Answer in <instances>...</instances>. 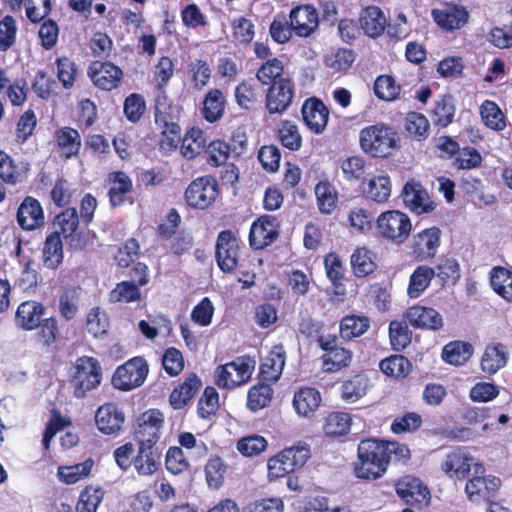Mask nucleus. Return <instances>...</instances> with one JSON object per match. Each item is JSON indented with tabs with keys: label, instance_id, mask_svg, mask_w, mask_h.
Masks as SVG:
<instances>
[{
	"label": "nucleus",
	"instance_id": "f257e3e1",
	"mask_svg": "<svg viewBox=\"0 0 512 512\" xmlns=\"http://www.w3.org/2000/svg\"><path fill=\"white\" fill-rule=\"evenodd\" d=\"M400 138L391 127L378 124L366 127L360 132L361 149L373 157H387L398 149Z\"/></svg>",
	"mask_w": 512,
	"mask_h": 512
},
{
	"label": "nucleus",
	"instance_id": "f03ea898",
	"mask_svg": "<svg viewBox=\"0 0 512 512\" xmlns=\"http://www.w3.org/2000/svg\"><path fill=\"white\" fill-rule=\"evenodd\" d=\"M102 372L99 362L92 357H80L75 363V373L71 383L74 387V395L84 398L86 393L100 385Z\"/></svg>",
	"mask_w": 512,
	"mask_h": 512
},
{
	"label": "nucleus",
	"instance_id": "7ed1b4c3",
	"mask_svg": "<svg viewBox=\"0 0 512 512\" xmlns=\"http://www.w3.org/2000/svg\"><path fill=\"white\" fill-rule=\"evenodd\" d=\"M377 229L383 238L402 244L409 237L412 224L405 213L398 210H389L378 216Z\"/></svg>",
	"mask_w": 512,
	"mask_h": 512
},
{
	"label": "nucleus",
	"instance_id": "20e7f679",
	"mask_svg": "<svg viewBox=\"0 0 512 512\" xmlns=\"http://www.w3.org/2000/svg\"><path fill=\"white\" fill-rule=\"evenodd\" d=\"M147 374L146 361L141 357H135L116 369L112 384L117 389L129 391L142 385Z\"/></svg>",
	"mask_w": 512,
	"mask_h": 512
},
{
	"label": "nucleus",
	"instance_id": "39448f33",
	"mask_svg": "<svg viewBox=\"0 0 512 512\" xmlns=\"http://www.w3.org/2000/svg\"><path fill=\"white\" fill-rule=\"evenodd\" d=\"M253 365L248 358L236 360L219 366L215 371V383L218 387L231 389L245 384L251 377Z\"/></svg>",
	"mask_w": 512,
	"mask_h": 512
},
{
	"label": "nucleus",
	"instance_id": "423d86ee",
	"mask_svg": "<svg viewBox=\"0 0 512 512\" xmlns=\"http://www.w3.org/2000/svg\"><path fill=\"white\" fill-rule=\"evenodd\" d=\"M474 467L475 474H483V466L469 453L463 449L457 448L445 456L441 464L442 471L450 478L463 480L471 468Z\"/></svg>",
	"mask_w": 512,
	"mask_h": 512
},
{
	"label": "nucleus",
	"instance_id": "0eeeda50",
	"mask_svg": "<svg viewBox=\"0 0 512 512\" xmlns=\"http://www.w3.org/2000/svg\"><path fill=\"white\" fill-rule=\"evenodd\" d=\"M396 492L408 505L419 509L427 507L431 500L428 487L420 479L412 476L399 479Z\"/></svg>",
	"mask_w": 512,
	"mask_h": 512
},
{
	"label": "nucleus",
	"instance_id": "6e6552de",
	"mask_svg": "<svg viewBox=\"0 0 512 512\" xmlns=\"http://www.w3.org/2000/svg\"><path fill=\"white\" fill-rule=\"evenodd\" d=\"M397 451H399L402 457L409 455V449L405 445H399L397 443L385 445L383 442L367 439L361 441L358 445V458H365L372 462L388 465L390 454L392 452L397 453Z\"/></svg>",
	"mask_w": 512,
	"mask_h": 512
},
{
	"label": "nucleus",
	"instance_id": "1a4fd4ad",
	"mask_svg": "<svg viewBox=\"0 0 512 512\" xmlns=\"http://www.w3.org/2000/svg\"><path fill=\"white\" fill-rule=\"evenodd\" d=\"M163 414L156 409H150L142 413L137 419L135 437L138 444H152L155 446L160 438V430L163 426Z\"/></svg>",
	"mask_w": 512,
	"mask_h": 512
},
{
	"label": "nucleus",
	"instance_id": "9d476101",
	"mask_svg": "<svg viewBox=\"0 0 512 512\" xmlns=\"http://www.w3.org/2000/svg\"><path fill=\"white\" fill-rule=\"evenodd\" d=\"M217 194L215 181L209 177H200L188 186L185 198L190 206L205 209L215 201Z\"/></svg>",
	"mask_w": 512,
	"mask_h": 512
},
{
	"label": "nucleus",
	"instance_id": "9b49d317",
	"mask_svg": "<svg viewBox=\"0 0 512 512\" xmlns=\"http://www.w3.org/2000/svg\"><path fill=\"white\" fill-rule=\"evenodd\" d=\"M431 15L435 23L445 31L461 29L469 19L467 9L454 3H446L441 8L433 9Z\"/></svg>",
	"mask_w": 512,
	"mask_h": 512
},
{
	"label": "nucleus",
	"instance_id": "f8f14e48",
	"mask_svg": "<svg viewBox=\"0 0 512 512\" xmlns=\"http://www.w3.org/2000/svg\"><path fill=\"white\" fill-rule=\"evenodd\" d=\"M294 86L290 80H280L273 83L266 94V109L269 114H282L292 103Z\"/></svg>",
	"mask_w": 512,
	"mask_h": 512
},
{
	"label": "nucleus",
	"instance_id": "ddd939ff",
	"mask_svg": "<svg viewBox=\"0 0 512 512\" xmlns=\"http://www.w3.org/2000/svg\"><path fill=\"white\" fill-rule=\"evenodd\" d=\"M216 259L223 272H232L237 266L238 243L230 230L219 233L216 242Z\"/></svg>",
	"mask_w": 512,
	"mask_h": 512
},
{
	"label": "nucleus",
	"instance_id": "4468645a",
	"mask_svg": "<svg viewBox=\"0 0 512 512\" xmlns=\"http://www.w3.org/2000/svg\"><path fill=\"white\" fill-rule=\"evenodd\" d=\"M88 75L98 88L110 91L119 86L123 73L111 62L95 61L90 65Z\"/></svg>",
	"mask_w": 512,
	"mask_h": 512
},
{
	"label": "nucleus",
	"instance_id": "2eb2a0df",
	"mask_svg": "<svg viewBox=\"0 0 512 512\" xmlns=\"http://www.w3.org/2000/svg\"><path fill=\"white\" fill-rule=\"evenodd\" d=\"M401 196L405 207L417 214L429 213L435 209V203L417 181L410 180L406 182Z\"/></svg>",
	"mask_w": 512,
	"mask_h": 512
},
{
	"label": "nucleus",
	"instance_id": "dca6fc26",
	"mask_svg": "<svg viewBox=\"0 0 512 512\" xmlns=\"http://www.w3.org/2000/svg\"><path fill=\"white\" fill-rule=\"evenodd\" d=\"M290 27L299 37H308L319 26L316 9L311 5H301L293 8L289 15Z\"/></svg>",
	"mask_w": 512,
	"mask_h": 512
},
{
	"label": "nucleus",
	"instance_id": "f3484780",
	"mask_svg": "<svg viewBox=\"0 0 512 512\" xmlns=\"http://www.w3.org/2000/svg\"><path fill=\"white\" fill-rule=\"evenodd\" d=\"M278 236V222L271 215L261 216L253 223L249 233L250 245L254 249H263L270 245Z\"/></svg>",
	"mask_w": 512,
	"mask_h": 512
},
{
	"label": "nucleus",
	"instance_id": "a211bd4d",
	"mask_svg": "<svg viewBox=\"0 0 512 512\" xmlns=\"http://www.w3.org/2000/svg\"><path fill=\"white\" fill-rule=\"evenodd\" d=\"M302 116L307 127L315 134H320L326 128L329 111L322 101L311 98L303 104Z\"/></svg>",
	"mask_w": 512,
	"mask_h": 512
},
{
	"label": "nucleus",
	"instance_id": "6ab92c4d",
	"mask_svg": "<svg viewBox=\"0 0 512 512\" xmlns=\"http://www.w3.org/2000/svg\"><path fill=\"white\" fill-rule=\"evenodd\" d=\"M124 420V413L114 403L100 406L95 415L98 429L105 434H114L120 431Z\"/></svg>",
	"mask_w": 512,
	"mask_h": 512
},
{
	"label": "nucleus",
	"instance_id": "aec40b11",
	"mask_svg": "<svg viewBox=\"0 0 512 512\" xmlns=\"http://www.w3.org/2000/svg\"><path fill=\"white\" fill-rule=\"evenodd\" d=\"M17 221L25 230H34L44 224L43 209L38 200L26 197L17 211Z\"/></svg>",
	"mask_w": 512,
	"mask_h": 512
},
{
	"label": "nucleus",
	"instance_id": "412c9836",
	"mask_svg": "<svg viewBox=\"0 0 512 512\" xmlns=\"http://www.w3.org/2000/svg\"><path fill=\"white\" fill-rule=\"evenodd\" d=\"M54 141L60 156L65 159L77 156L82 146V139L78 130L68 126L55 131Z\"/></svg>",
	"mask_w": 512,
	"mask_h": 512
},
{
	"label": "nucleus",
	"instance_id": "4be33fe9",
	"mask_svg": "<svg viewBox=\"0 0 512 512\" xmlns=\"http://www.w3.org/2000/svg\"><path fill=\"white\" fill-rule=\"evenodd\" d=\"M155 123L161 129L160 149L165 152L175 149L180 141L181 128L160 111L159 104L156 105Z\"/></svg>",
	"mask_w": 512,
	"mask_h": 512
},
{
	"label": "nucleus",
	"instance_id": "5701e85b",
	"mask_svg": "<svg viewBox=\"0 0 512 512\" xmlns=\"http://www.w3.org/2000/svg\"><path fill=\"white\" fill-rule=\"evenodd\" d=\"M161 453L156 446L139 444L134 459V469L140 476L153 475L160 466Z\"/></svg>",
	"mask_w": 512,
	"mask_h": 512
},
{
	"label": "nucleus",
	"instance_id": "b1692460",
	"mask_svg": "<svg viewBox=\"0 0 512 512\" xmlns=\"http://www.w3.org/2000/svg\"><path fill=\"white\" fill-rule=\"evenodd\" d=\"M405 318L416 328L437 330L443 326L442 316L435 309L424 306L410 307L405 313Z\"/></svg>",
	"mask_w": 512,
	"mask_h": 512
},
{
	"label": "nucleus",
	"instance_id": "393cba45",
	"mask_svg": "<svg viewBox=\"0 0 512 512\" xmlns=\"http://www.w3.org/2000/svg\"><path fill=\"white\" fill-rule=\"evenodd\" d=\"M44 310V306L37 301L30 300L21 303L15 314L16 325L24 330L38 328Z\"/></svg>",
	"mask_w": 512,
	"mask_h": 512
},
{
	"label": "nucleus",
	"instance_id": "a878e982",
	"mask_svg": "<svg viewBox=\"0 0 512 512\" xmlns=\"http://www.w3.org/2000/svg\"><path fill=\"white\" fill-rule=\"evenodd\" d=\"M508 350L501 343H492L486 346L481 358V370L484 373L493 375L506 366L508 361Z\"/></svg>",
	"mask_w": 512,
	"mask_h": 512
},
{
	"label": "nucleus",
	"instance_id": "bb28decb",
	"mask_svg": "<svg viewBox=\"0 0 512 512\" xmlns=\"http://www.w3.org/2000/svg\"><path fill=\"white\" fill-rule=\"evenodd\" d=\"M200 378L190 373L185 380L173 389L170 394L169 402L174 409H182L198 392L201 387Z\"/></svg>",
	"mask_w": 512,
	"mask_h": 512
},
{
	"label": "nucleus",
	"instance_id": "cd10ccee",
	"mask_svg": "<svg viewBox=\"0 0 512 512\" xmlns=\"http://www.w3.org/2000/svg\"><path fill=\"white\" fill-rule=\"evenodd\" d=\"M499 486V478L475 474V476L466 483L465 492L470 501H479L487 498L490 493L497 490Z\"/></svg>",
	"mask_w": 512,
	"mask_h": 512
},
{
	"label": "nucleus",
	"instance_id": "c85d7f7f",
	"mask_svg": "<svg viewBox=\"0 0 512 512\" xmlns=\"http://www.w3.org/2000/svg\"><path fill=\"white\" fill-rule=\"evenodd\" d=\"M321 404V395L313 387H303L294 394L293 406L298 415L303 417L312 416Z\"/></svg>",
	"mask_w": 512,
	"mask_h": 512
},
{
	"label": "nucleus",
	"instance_id": "c756f323",
	"mask_svg": "<svg viewBox=\"0 0 512 512\" xmlns=\"http://www.w3.org/2000/svg\"><path fill=\"white\" fill-rule=\"evenodd\" d=\"M29 164L15 162L5 152L0 151V178L8 184H17L27 178Z\"/></svg>",
	"mask_w": 512,
	"mask_h": 512
},
{
	"label": "nucleus",
	"instance_id": "7c9ffc66",
	"mask_svg": "<svg viewBox=\"0 0 512 512\" xmlns=\"http://www.w3.org/2000/svg\"><path fill=\"white\" fill-rule=\"evenodd\" d=\"M440 244V230L436 227L425 229L415 236L414 253L425 259L433 257Z\"/></svg>",
	"mask_w": 512,
	"mask_h": 512
},
{
	"label": "nucleus",
	"instance_id": "2f4dec72",
	"mask_svg": "<svg viewBox=\"0 0 512 512\" xmlns=\"http://www.w3.org/2000/svg\"><path fill=\"white\" fill-rule=\"evenodd\" d=\"M63 244L58 231L51 233L42 248V261L46 268L55 270L63 261Z\"/></svg>",
	"mask_w": 512,
	"mask_h": 512
},
{
	"label": "nucleus",
	"instance_id": "473e14b6",
	"mask_svg": "<svg viewBox=\"0 0 512 512\" xmlns=\"http://www.w3.org/2000/svg\"><path fill=\"white\" fill-rule=\"evenodd\" d=\"M285 365V350L282 345L272 348L261 365V374L267 381H277Z\"/></svg>",
	"mask_w": 512,
	"mask_h": 512
},
{
	"label": "nucleus",
	"instance_id": "72a5a7b5",
	"mask_svg": "<svg viewBox=\"0 0 512 512\" xmlns=\"http://www.w3.org/2000/svg\"><path fill=\"white\" fill-rule=\"evenodd\" d=\"M360 23L365 34L374 38L383 33L386 18L380 8L371 6L363 11Z\"/></svg>",
	"mask_w": 512,
	"mask_h": 512
},
{
	"label": "nucleus",
	"instance_id": "f704fd0d",
	"mask_svg": "<svg viewBox=\"0 0 512 512\" xmlns=\"http://www.w3.org/2000/svg\"><path fill=\"white\" fill-rule=\"evenodd\" d=\"M256 78L263 85H272L280 80H290L285 76L284 64L278 58L267 59L257 70Z\"/></svg>",
	"mask_w": 512,
	"mask_h": 512
},
{
	"label": "nucleus",
	"instance_id": "c9c22d12",
	"mask_svg": "<svg viewBox=\"0 0 512 512\" xmlns=\"http://www.w3.org/2000/svg\"><path fill=\"white\" fill-rule=\"evenodd\" d=\"M435 277V270L428 266H418L411 274L407 288L410 298H418Z\"/></svg>",
	"mask_w": 512,
	"mask_h": 512
},
{
	"label": "nucleus",
	"instance_id": "e433bc0d",
	"mask_svg": "<svg viewBox=\"0 0 512 512\" xmlns=\"http://www.w3.org/2000/svg\"><path fill=\"white\" fill-rule=\"evenodd\" d=\"M370 328V319L363 315H347L340 322V336L350 340L360 337Z\"/></svg>",
	"mask_w": 512,
	"mask_h": 512
},
{
	"label": "nucleus",
	"instance_id": "4c0bfd02",
	"mask_svg": "<svg viewBox=\"0 0 512 512\" xmlns=\"http://www.w3.org/2000/svg\"><path fill=\"white\" fill-rule=\"evenodd\" d=\"M109 198L112 206L123 204L131 192L132 181L124 172H115L110 177Z\"/></svg>",
	"mask_w": 512,
	"mask_h": 512
},
{
	"label": "nucleus",
	"instance_id": "58836bf2",
	"mask_svg": "<svg viewBox=\"0 0 512 512\" xmlns=\"http://www.w3.org/2000/svg\"><path fill=\"white\" fill-rule=\"evenodd\" d=\"M225 98L221 90L211 89L203 100V117L210 123L219 120L224 112Z\"/></svg>",
	"mask_w": 512,
	"mask_h": 512
},
{
	"label": "nucleus",
	"instance_id": "ea45409f",
	"mask_svg": "<svg viewBox=\"0 0 512 512\" xmlns=\"http://www.w3.org/2000/svg\"><path fill=\"white\" fill-rule=\"evenodd\" d=\"M473 352L470 343L455 341L447 344L442 352V358L449 364L462 365L467 362Z\"/></svg>",
	"mask_w": 512,
	"mask_h": 512
},
{
	"label": "nucleus",
	"instance_id": "a19ab883",
	"mask_svg": "<svg viewBox=\"0 0 512 512\" xmlns=\"http://www.w3.org/2000/svg\"><path fill=\"white\" fill-rule=\"evenodd\" d=\"M368 198L375 202H385L391 194V182L387 175L374 176L368 180L365 188Z\"/></svg>",
	"mask_w": 512,
	"mask_h": 512
},
{
	"label": "nucleus",
	"instance_id": "79ce46f5",
	"mask_svg": "<svg viewBox=\"0 0 512 512\" xmlns=\"http://www.w3.org/2000/svg\"><path fill=\"white\" fill-rule=\"evenodd\" d=\"M490 283L493 290L507 301H512V272L496 267L491 272Z\"/></svg>",
	"mask_w": 512,
	"mask_h": 512
},
{
	"label": "nucleus",
	"instance_id": "37998d69",
	"mask_svg": "<svg viewBox=\"0 0 512 512\" xmlns=\"http://www.w3.org/2000/svg\"><path fill=\"white\" fill-rule=\"evenodd\" d=\"M205 144L206 139L203 131L192 128L182 140L181 154L187 159H193L203 151Z\"/></svg>",
	"mask_w": 512,
	"mask_h": 512
},
{
	"label": "nucleus",
	"instance_id": "c03bdc74",
	"mask_svg": "<svg viewBox=\"0 0 512 512\" xmlns=\"http://www.w3.org/2000/svg\"><path fill=\"white\" fill-rule=\"evenodd\" d=\"M350 426L351 417L348 413L333 412L325 418L323 431L328 436H342L349 432Z\"/></svg>",
	"mask_w": 512,
	"mask_h": 512
},
{
	"label": "nucleus",
	"instance_id": "a18cd8bd",
	"mask_svg": "<svg viewBox=\"0 0 512 512\" xmlns=\"http://www.w3.org/2000/svg\"><path fill=\"white\" fill-rule=\"evenodd\" d=\"M429 128V121L423 114L410 112L405 117L404 129L411 138L425 139L429 134Z\"/></svg>",
	"mask_w": 512,
	"mask_h": 512
},
{
	"label": "nucleus",
	"instance_id": "49530a36",
	"mask_svg": "<svg viewBox=\"0 0 512 512\" xmlns=\"http://www.w3.org/2000/svg\"><path fill=\"white\" fill-rule=\"evenodd\" d=\"M93 464V460L88 459L71 466H60L58 468V477L66 484H74L90 474Z\"/></svg>",
	"mask_w": 512,
	"mask_h": 512
},
{
	"label": "nucleus",
	"instance_id": "de8ad7c7",
	"mask_svg": "<svg viewBox=\"0 0 512 512\" xmlns=\"http://www.w3.org/2000/svg\"><path fill=\"white\" fill-rule=\"evenodd\" d=\"M480 115L484 124L496 131L503 130L506 126L505 117L498 107V105L492 101L486 100L480 106Z\"/></svg>",
	"mask_w": 512,
	"mask_h": 512
},
{
	"label": "nucleus",
	"instance_id": "09e8293b",
	"mask_svg": "<svg viewBox=\"0 0 512 512\" xmlns=\"http://www.w3.org/2000/svg\"><path fill=\"white\" fill-rule=\"evenodd\" d=\"M278 138L281 144L292 151H297L302 145V137L298 126L289 120L281 122L278 129Z\"/></svg>",
	"mask_w": 512,
	"mask_h": 512
},
{
	"label": "nucleus",
	"instance_id": "8fccbe9b",
	"mask_svg": "<svg viewBox=\"0 0 512 512\" xmlns=\"http://www.w3.org/2000/svg\"><path fill=\"white\" fill-rule=\"evenodd\" d=\"M455 114V107L451 96H443L440 100L436 101L432 111V120L436 126H448Z\"/></svg>",
	"mask_w": 512,
	"mask_h": 512
},
{
	"label": "nucleus",
	"instance_id": "3c124183",
	"mask_svg": "<svg viewBox=\"0 0 512 512\" xmlns=\"http://www.w3.org/2000/svg\"><path fill=\"white\" fill-rule=\"evenodd\" d=\"M315 195L322 213L330 214L336 208L337 193L330 183L319 182L315 187Z\"/></svg>",
	"mask_w": 512,
	"mask_h": 512
},
{
	"label": "nucleus",
	"instance_id": "603ef678",
	"mask_svg": "<svg viewBox=\"0 0 512 512\" xmlns=\"http://www.w3.org/2000/svg\"><path fill=\"white\" fill-rule=\"evenodd\" d=\"M380 369L388 376L404 378L411 369V363L402 355H393L380 362Z\"/></svg>",
	"mask_w": 512,
	"mask_h": 512
},
{
	"label": "nucleus",
	"instance_id": "864d4df0",
	"mask_svg": "<svg viewBox=\"0 0 512 512\" xmlns=\"http://www.w3.org/2000/svg\"><path fill=\"white\" fill-rule=\"evenodd\" d=\"M351 265L357 277H365L371 274L376 268L371 252L365 248H358L354 251L351 255Z\"/></svg>",
	"mask_w": 512,
	"mask_h": 512
},
{
	"label": "nucleus",
	"instance_id": "5fc2aeb1",
	"mask_svg": "<svg viewBox=\"0 0 512 512\" xmlns=\"http://www.w3.org/2000/svg\"><path fill=\"white\" fill-rule=\"evenodd\" d=\"M389 337L394 350L400 351L411 342V332L407 322L393 320L389 324Z\"/></svg>",
	"mask_w": 512,
	"mask_h": 512
},
{
	"label": "nucleus",
	"instance_id": "6e6d98bb",
	"mask_svg": "<svg viewBox=\"0 0 512 512\" xmlns=\"http://www.w3.org/2000/svg\"><path fill=\"white\" fill-rule=\"evenodd\" d=\"M272 388L267 384L253 386L248 392L247 406L252 411H258L266 407L271 401Z\"/></svg>",
	"mask_w": 512,
	"mask_h": 512
},
{
	"label": "nucleus",
	"instance_id": "4d7b16f0",
	"mask_svg": "<svg viewBox=\"0 0 512 512\" xmlns=\"http://www.w3.org/2000/svg\"><path fill=\"white\" fill-rule=\"evenodd\" d=\"M387 465L379 462H372L369 459L358 458V462L354 465V473L356 477L366 480H375L380 478L386 471Z\"/></svg>",
	"mask_w": 512,
	"mask_h": 512
},
{
	"label": "nucleus",
	"instance_id": "13d9d810",
	"mask_svg": "<svg viewBox=\"0 0 512 512\" xmlns=\"http://www.w3.org/2000/svg\"><path fill=\"white\" fill-rule=\"evenodd\" d=\"M282 457L289 463L291 472L304 466L310 457V448L306 443L299 442L296 445L281 451Z\"/></svg>",
	"mask_w": 512,
	"mask_h": 512
},
{
	"label": "nucleus",
	"instance_id": "bf43d9fd",
	"mask_svg": "<svg viewBox=\"0 0 512 512\" xmlns=\"http://www.w3.org/2000/svg\"><path fill=\"white\" fill-rule=\"evenodd\" d=\"M282 457L289 463L291 472L304 466L310 457V448L306 443L299 442L296 445L281 451Z\"/></svg>",
	"mask_w": 512,
	"mask_h": 512
},
{
	"label": "nucleus",
	"instance_id": "052dcab7",
	"mask_svg": "<svg viewBox=\"0 0 512 512\" xmlns=\"http://www.w3.org/2000/svg\"><path fill=\"white\" fill-rule=\"evenodd\" d=\"M374 92L379 99L392 101L398 97L400 85L395 82L393 77L381 75L377 77L374 83Z\"/></svg>",
	"mask_w": 512,
	"mask_h": 512
},
{
	"label": "nucleus",
	"instance_id": "680f3d73",
	"mask_svg": "<svg viewBox=\"0 0 512 512\" xmlns=\"http://www.w3.org/2000/svg\"><path fill=\"white\" fill-rule=\"evenodd\" d=\"M353 62V53L348 49H337L327 54L325 57V65L334 72H344L348 70Z\"/></svg>",
	"mask_w": 512,
	"mask_h": 512
},
{
	"label": "nucleus",
	"instance_id": "e2e57ef3",
	"mask_svg": "<svg viewBox=\"0 0 512 512\" xmlns=\"http://www.w3.org/2000/svg\"><path fill=\"white\" fill-rule=\"evenodd\" d=\"M55 224L60 229L58 231L59 234L61 233L64 238L73 237L79 225L77 210L75 208H67L56 217Z\"/></svg>",
	"mask_w": 512,
	"mask_h": 512
},
{
	"label": "nucleus",
	"instance_id": "0e129e2a",
	"mask_svg": "<svg viewBox=\"0 0 512 512\" xmlns=\"http://www.w3.org/2000/svg\"><path fill=\"white\" fill-rule=\"evenodd\" d=\"M24 6L28 20L34 24L42 22L52 9L50 0H25Z\"/></svg>",
	"mask_w": 512,
	"mask_h": 512
},
{
	"label": "nucleus",
	"instance_id": "69168bd1",
	"mask_svg": "<svg viewBox=\"0 0 512 512\" xmlns=\"http://www.w3.org/2000/svg\"><path fill=\"white\" fill-rule=\"evenodd\" d=\"M231 152V147L228 143L222 140L212 141L206 149L207 163L218 167L227 162Z\"/></svg>",
	"mask_w": 512,
	"mask_h": 512
},
{
	"label": "nucleus",
	"instance_id": "338daca9",
	"mask_svg": "<svg viewBox=\"0 0 512 512\" xmlns=\"http://www.w3.org/2000/svg\"><path fill=\"white\" fill-rule=\"evenodd\" d=\"M141 297L138 285L134 282L123 281L116 285L110 293L111 302H132Z\"/></svg>",
	"mask_w": 512,
	"mask_h": 512
},
{
	"label": "nucleus",
	"instance_id": "774afa93",
	"mask_svg": "<svg viewBox=\"0 0 512 512\" xmlns=\"http://www.w3.org/2000/svg\"><path fill=\"white\" fill-rule=\"evenodd\" d=\"M102 499L103 491L100 488L87 487L80 495L76 512H96Z\"/></svg>",
	"mask_w": 512,
	"mask_h": 512
}]
</instances>
